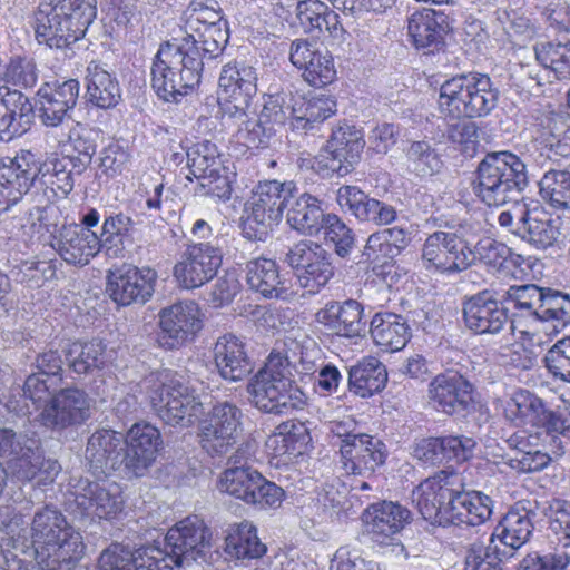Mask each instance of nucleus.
Listing matches in <instances>:
<instances>
[{
	"mask_svg": "<svg viewBox=\"0 0 570 570\" xmlns=\"http://www.w3.org/2000/svg\"><path fill=\"white\" fill-rule=\"evenodd\" d=\"M149 382L150 404L165 424L189 428L200 419L203 403L176 373L164 370L151 375Z\"/></svg>",
	"mask_w": 570,
	"mask_h": 570,
	"instance_id": "0eeeda50",
	"label": "nucleus"
},
{
	"mask_svg": "<svg viewBox=\"0 0 570 570\" xmlns=\"http://www.w3.org/2000/svg\"><path fill=\"white\" fill-rule=\"evenodd\" d=\"M469 119L488 116L498 105L499 89L487 73L470 72Z\"/></svg>",
	"mask_w": 570,
	"mask_h": 570,
	"instance_id": "a18cd8bd",
	"label": "nucleus"
},
{
	"mask_svg": "<svg viewBox=\"0 0 570 570\" xmlns=\"http://www.w3.org/2000/svg\"><path fill=\"white\" fill-rule=\"evenodd\" d=\"M243 413L229 402L216 403L208 415L198 420V438L202 449L210 456L226 455L237 443Z\"/></svg>",
	"mask_w": 570,
	"mask_h": 570,
	"instance_id": "f8f14e48",
	"label": "nucleus"
},
{
	"mask_svg": "<svg viewBox=\"0 0 570 570\" xmlns=\"http://www.w3.org/2000/svg\"><path fill=\"white\" fill-rule=\"evenodd\" d=\"M336 202L344 213L361 223L386 226L397 219V209L393 205L371 197L357 186H341Z\"/></svg>",
	"mask_w": 570,
	"mask_h": 570,
	"instance_id": "6ab92c4d",
	"label": "nucleus"
},
{
	"mask_svg": "<svg viewBox=\"0 0 570 570\" xmlns=\"http://www.w3.org/2000/svg\"><path fill=\"white\" fill-rule=\"evenodd\" d=\"M544 364L553 377L570 383V335L558 341L548 351Z\"/></svg>",
	"mask_w": 570,
	"mask_h": 570,
	"instance_id": "774afa93",
	"label": "nucleus"
},
{
	"mask_svg": "<svg viewBox=\"0 0 570 570\" xmlns=\"http://www.w3.org/2000/svg\"><path fill=\"white\" fill-rule=\"evenodd\" d=\"M212 532L197 515H189L170 528L164 539V548L157 547L164 554L159 560V570H174L175 567L191 562L214 563L219 552L213 550Z\"/></svg>",
	"mask_w": 570,
	"mask_h": 570,
	"instance_id": "423d86ee",
	"label": "nucleus"
},
{
	"mask_svg": "<svg viewBox=\"0 0 570 570\" xmlns=\"http://www.w3.org/2000/svg\"><path fill=\"white\" fill-rule=\"evenodd\" d=\"M229 39L227 24H216L207 28H202L197 32H186V36L178 39V43L194 42L198 50L199 58L209 61L218 58Z\"/></svg>",
	"mask_w": 570,
	"mask_h": 570,
	"instance_id": "49530a36",
	"label": "nucleus"
},
{
	"mask_svg": "<svg viewBox=\"0 0 570 570\" xmlns=\"http://www.w3.org/2000/svg\"><path fill=\"white\" fill-rule=\"evenodd\" d=\"M296 16L301 27L307 33L326 31L334 35L341 26L338 14L321 0L299 1Z\"/></svg>",
	"mask_w": 570,
	"mask_h": 570,
	"instance_id": "37998d69",
	"label": "nucleus"
},
{
	"mask_svg": "<svg viewBox=\"0 0 570 570\" xmlns=\"http://www.w3.org/2000/svg\"><path fill=\"white\" fill-rule=\"evenodd\" d=\"M163 557L157 546L131 551L121 544H111L100 554L99 568L100 570H159V560Z\"/></svg>",
	"mask_w": 570,
	"mask_h": 570,
	"instance_id": "2f4dec72",
	"label": "nucleus"
},
{
	"mask_svg": "<svg viewBox=\"0 0 570 570\" xmlns=\"http://www.w3.org/2000/svg\"><path fill=\"white\" fill-rule=\"evenodd\" d=\"M75 502L87 517L111 519L124 507L120 487L116 482H87L76 493Z\"/></svg>",
	"mask_w": 570,
	"mask_h": 570,
	"instance_id": "bb28decb",
	"label": "nucleus"
},
{
	"mask_svg": "<svg viewBox=\"0 0 570 570\" xmlns=\"http://www.w3.org/2000/svg\"><path fill=\"white\" fill-rule=\"evenodd\" d=\"M246 281L250 289L267 298H278L286 294L275 261L259 257L246 264Z\"/></svg>",
	"mask_w": 570,
	"mask_h": 570,
	"instance_id": "ea45409f",
	"label": "nucleus"
},
{
	"mask_svg": "<svg viewBox=\"0 0 570 570\" xmlns=\"http://www.w3.org/2000/svg\"><path fill=\"white\" fill-rule=\"evenodd\" d=\"M289 59L303 70L304 79L314 87L332 83L336 77L332 55L326 49H320L316 43L304 39L293 41Z\"/></svg>",
	"mask_w": 570,
	"mask_h": 570,
	"instance_id": "412c9836",
	"label": "nucleus"
},
{
	"mask_svg": "<svg viewBox=\"0 0 570 570\" xmlns=\"http://www.w3.org/2000/svg\"><path fill=\"white\" fill-rule=\"evenodd\" d=\"M296 97L289 90H278L264 96L263 108L259 112L262 121L271 126H282L287 119L294 121Z\"/></svg>",
	"mask_w": 570,
	"mask_h": 570,
	"instance_id": "5fc2aeb1",
	"label": "nucleus"
},
{
	"mask_svg": "<svg viewBox=\"0 0 570 570\" xmlns=\"http://www.w3.org/2000/svg\"><path fill=\"white\" fill-rule=\"evenodd\" d=\"M85 83L88 101L98 108H114L121 99L119 82L106 63L91 60L86 68Z\"/></svg>",
	"mask_w": 570,
	"mask_h": 570,
	"instance_id": "f704fd0d",
	"label": "nucleus"
},
{
	"mask_svg": "<svg viewBox=\"0 0 570 570\" xmlns=\"http://www.w3.org/2000/svg\"><path fill=\"white\" fill-rule=\"evenodd\" d=\"M205 61L199 58L194 42L178 43V39L160 46L151 65V87L166 102L179 104L200 83Z\"/></svg>",
	"mask_w": 570,
	"mask_h": 570,
	"instance_id": "7ed1b4c3",
	"label": "nucleus"
},
{
	"mask_svg": "<svg viewBox=\"0 0 570 570\" xmlns=\"http://www.w3.org/2000/svg\"><path fill=\"white\" fill-rule=\"evenodd\" d=\"M470 72L446 79L439 90V109L453 119L469 118Z\"/></svg>",
	"mask_w": 570,
	"mask_h": 570,
	"instance_id": "a19ab883",
	"label": "nucleus"
},
{
	"mask_svg": "<svg viewBox=\"0 0 570 570\" xmlns=\"http://www.w3.org/2000/svg\"><path fill=\"white\" fill-rule=\"evenodd\" d=\"M276 130L267 121L247 119L237 130V140L248 149L267 148L275 137Z\"/></svg>",
	"mask_w": 570,
	"mask_h": 570,
	"instance_id": "69168bd1",
	"label": "nucleus"
},
{
	"mask_svg": "<svg viewBox=\"0 0 570 570\" xmlns=\"http://www.w3.org/2000/svg\"><path fill=\"white\" fill-rule=\"evenodd\" d=\"M186 155L190 173L197 179L224 171L225 167L222 164L217 146L209 140L193 145Z\"/></svg>",
	"mask_w": 570,
	"mask_h": 570,
	"instance_id": "3c124183",
	"label": "nucleus"
},
{
	"mask_svg": "<svg viewBox=\"0 0 570 570\" xmlns=\"http://www.w3.org/2000/svg\"><path fill=\"white\" fill-rule=\"evenodd\" d=\"M35 107L18 89L0 86V141L24 134L33 119Z\"/></svg>",
	"mask_w": 570,
	"mask_h": 570,
	"instance_id": "393cba45",
	"label": "nucleus"
},
{
	"mask_svg": "<svg viewBox=\"0 0 570 570\" xmlns=\"http://www.w3.org/2000/svg\"><path fill=\"white\" fill-rule=\"evenodd\" d=\"M446 31L445 14L432 9L416 11L407 21V33L413 46L424 53L439 51L444 46Z\"/></svg>",
	"mask_w": 570,
	"mask_h": 570,
	"instance_id": "c85d7f7f",
	"label": "nucleus"
},
{
	"mask_svg": "<svg viewBox=\"0 0 570 570\" xmlns=\"http://www.w3.org/2000/svg\"><path fill=\"white\" fill-rule=\"evenodd\" d=\"M364 147L362 130L347 122L338 124L315 158L313 169L322 177H343L361 161Z\"/></svg>",
	"mask_w": 570,
	"mask_h": 570,
	"instance_id": "9d476101",
	"label": "nucleus"
},
{
	"mask_svg": "<svg viewBox=\"0 0 570 570\" xmlns=\"http://www.w3.org/2000/svg\"><path fill=\"white\" fill-rule=\"evenodd\" d=\"M542 294L543 288L534 284L511 286L507 292V297L503 303L504 314L509 315V318L517 316L537 317L540 311L539 304L541 303Z\"/></svg>",
	"mask_w": 570,
	"mask_h": 570,
	"instance_id": "de8ad7c7",
	"label": "nucleus"
},
{
	"mask_svg": "<svg viewBox=\"0 0 570 570\" xmlns=\"http://www.w3.org/2000/svg\"><path fill=\"white\" fill-rule=\"evenodd\" d=\"M370 332L376 345L387 352L402 350L409 338L407 323H370Z\"/></svg>",
	"mask_w": 570,
	"mask_h": 570,
	"instance_id": "e2e57ef3",
	"label": "nucleus"
},
{
	"mask_svg": "<svg viewBox=\"0 0 570 570\" xmlns=\"http://www.w3.org/2000/svg\"><path fill=\"white\" fill-rule=\"evenodd\" d=\"M537 61L559 80L570 79V40L539 42L534 46Z\"/></svg>",
	"mask_w": 570,
	"mask_h": 570,
	"instance_id": "8fccbe9b",
	"label": "nucleus"
},
{
	"mask_svg": "<svg viewBox=\"0 0 570 570\" xmlns=\"http://www.w3.org/2000/svg\"><path fill=\"white\" fill-rule=\"evenodd\" d=\"M96 16L97 0H40L36 39L50 49H66L85 36Z\"/></svg>",
	"mask_w": 570,
	"mask_h": 570,
	"instance_id": "20e7f679",
	"label": "nucleus"
},
{
	"mask_svg": "<svg viewBox=\"0 0 570 570\" xmlns=\"http://www.w3.org/2000/svg\"><path fill=\"white\" fill-rule=\"evenodd\" d=\"M105 346L101 342L73 343L68 351L69 367L77 374H86L105 364Z\"/></svg>",
	"mask_w": 570,
	"mask_h": 570,
	"instance_id": "13d9d810",
	"label": "nucleus"
},
{
	"mask_svg": "<svg viewBox=\"0 0 570 570\" xmlns=\"http://www.w3.org/2000/svg\"><path fill=\"white\" fill-rule=\"evenodd\" d=\"M405 157L409 168L417 176L428 177L440 173L443 163L431 146L425 140L412 141L405 150Z\"/></svg>",
	"mask_w": 570,
	"mask_h": 570,
	"instance_id": "4d7b16f0",
	"label": "nucleus"
},
{
	"mask_svg": "<svg viewBox=\"0 0 570 570\" xmlns=\"http://www.w3.org/2000/svg\"><path fill=\"white\" fill-rule=\"evenodd\" d=\"M86 459L96 474L126 469L125 438L114 430H98L88 439Z\"/></svg>",
	"mask_w": 570,
	"mask_h": 570,
	"instance_id": "5701e85b",
	"label": "nucleus"
},
{
	"mask_svg": "<svg viewBox=\"0 0 570 570\" xmlns=\"http://www.w3.org/2000/svg\"><path fill=\"white\" fill-rule=\"evenodd\" d=\"M223 261L220 239L187 245L174 266V277L184 288H197L217 274Z\"/></svg>",
	"mask_w": 570,
	"mask_h": 570,
	"instance_id": "ddd939ff",
	"label": "nucleus"
},
{
	"mask_svg": "<svg viewBox=\"0 0 570 570\" xmlns=\"http://www.w3.org/2000/svg\"><path fill=\"white\" fill-rule=\"evenodd\" d=\"M257 80L256 68L244 61H230L222 68L217 99L233 96L254 97L257 92Z\"/></svg>",
	"mask_w": 570,
	"mask_h": 570,
	"instance_id": "e433bc0d",
	"label": "nucleus"
},
{
	"mask_svg": "<svg viewBox=\"0 0 570 570\" xmlns=\"http://www.w3.org/2000/svg\"><path fill=\"white\" fill-rule=\"evenodd\" d=\"M340 425L335 433L341 438V462L348 474L372 475L386 460V446L377 438L368 434L342 433Z\"/></svg>",
	"mask_w": 570,
	"mask_h": 570,
	"instance_id": "dca6fc26",
	"label": "nucleus"
},
{
	"mask_svg": "<svg viewBox=\"0 0 570 570\" xmlns=\"http://www.w3.org/2000/svg\"><path fill=\"white\" fill-rule=\"evenodd\" d=\"M21 168L23 169L30 187L39 184L50 189L55 197L66 198L73 189L75 178L72 169L67 168L70 160L60 158L57 154H51L45 160H40L38 155L31 150L21 149L17 153Z\"/></svg>",
	"mask_w": 570,
	"mask_h": 570,
	"instance_id": "2eb2a0df",
	"label": "nucleus"
},
{
	"mask_svg": "<svg viewBox=\"0 0 570 570\" xmlns=\"http://www.w3.org/2000/svg\"><path fill=\"white\" fill-rule=\"evenodd\" d=\"M462 485V478L453 471H440L422 481L412 491V503L422 518L432 524L449 525L450 499L455 487Z\"/></svg>",
	"mask_w": 570,
	"mask_h": 570,
	"instance_id": "4468645a",
	"label": "nucleus"
},
{
	"mask_svg": "<svg viewBox=\"0 0 570 570\" xmlns=\"http://www.w3.org/2000/svg\"><path fill=\"white\" fill-rule=\"evenodd\" d=\"M542 513L559 544L570 549V502L553 498L543 503Z\"/></svg>",
	"mask_w": 570,
	"mask_h": 570,
	"instance_id": "052dcab7",
	"label": "nucleus"
},
{
	"mask_svg": "<svg viewBox=\"0 0 570 570\" xmlns=\"http://www.w3.org/2000/svg\"><path fill=\"white\" fill-rule=\"evenodd\" d=\"M183 22L185 32H197L202 28L227 24L215 0L191 1L183 13Z\"/></svg>",
	"mask_w": 570,
	"mask_h": 570,
	"instance_id": "603ef678",
	"label": "nucleus"
},
{
	"mask_svg": "<svg viewBox=\"0 0 570 570\" xmlns=\"http://www.w3.org/2000/svg\"><path fill=\"white\" fill-rule=\"evenodd\" d=\"M475 259L468 240L455 232L430 234L421 249L423 267L431 273L455 274L465 271Z\"/></svg>",
	"mask_w": 570,
	"mask_h": 570,
	"instance_id": "9b49d317",
	"label": "nucleus"
},
{
	"mask_svg": "<svg viewBox=\"0 0 570 570\" xmlns=\"http://www.w3.org/2000/svg\"><path fill=\"white\" fill-rule=\"evenodd\" d=\"M255 405L273 414H282L301 407L304 393L294 384L287 357L279 350L271 352L265 366L259 370L249 385Z\"/></svg>",
	"mask_w": 570,
	"mask_h": 570,
	"instance_id": "39448f33",
	"label": "nucleus"
},
{
	"mask_svg": "<svg viewBox=\"0 0 570 570\" xmlns=\"http://www.w3.org/2000/svg\"><path fill=\"white\" fill-rule=\"evenodd\" d=\"M529 184L527 166L508 150L487 153L471 181L474 196L489 207L513 203L500 213L498 223L538 249L551 247L560 236L559 222L540 208L529 209L519 199Z\"/></svg>",
	"mask_w": 570,
	"mask_h": 570,
	"instance_id": "f257e3e1",
	"label": "nucleus"
},
{
	"mask_svg": "<svg viewBox=\"0 0 570 570\" xmlns=\"http://www.w3.org/2000/svg\"><path fill=\"white\" fill-rule=\"evenodd\" d=\"M553 415L543 401L528 390L514 392L504 406V416L515 425L544 426L551 431Z\"/></svg>",
	"mask_w": 570,
	"mask_h": 570,
	"instance_id": "473e14b6",
	"label": "nucleus"
},
{
	"mask_svg": "<svg viewBox=\"0 0 570 570\" xmlns=\"http://www.w3.org/2000/svg\"><path fill=\"white\" fill-rule=\"evenodd\" d=\"M214 361L219 375L232 382L242 381L254 368L244 343L232 334L217 340L214 347Z\"/></svg>",
	"mask_w": 570,
	"mask_h": 570,
	"instance_id": "7c9ffc66",
	"label": "nucleus"
},
{
	"mask_svg": "<svg viewBox=\"0 0 570 570\" xmlns=\"http://www.w3.org/2000/svg\"><path fill=\"white\" fill-rule=\"evenodd\" d=\"M363 317H371V321H384L382 312H376L373 315L366 314L364 306L352 298L342 303L328 302L316 313V321H362Z\"/></svg>",
	"mask_w": 570,
	"mask_h": 570,
	"instance_id": "680f3d73",
	"label": "nucleus"
},
{
	"mask_svg": "<svg viewBox=\"0 0 570 570\" xmlns=\"http://www.w3.org/2000/svg\"><path fill=\"white\" fill-rule=\"evenodd\" d=\"M478 253L487 265L504 275L512 274L513 268L520 267L524 262L521 255L513 253L505 244L493 239L480 242Z\"/></svg>",
	"mask_w": 570,
	"mask_h": 570,
	"instance_id": "864d4df0",
	"label": "nucleus"
},
{
	"mask_svg": "<svg viewBox=\"0 0 570 570\" xmlns=\"http://www.w3.org/2000/svg\"><path fill=\"white\" fill-rule=\"evenodd\" d=\"M286 210V222L291 228L309 236L316 235L322 229L327 215L317 197L298 191L291 199Z\"/></svg>",
	"mask_w": 570,
	"mask_h": 570,
	"instance_id": "c9c22d12",
	"label": "nucleus"
},
{
	"mask_svg": "<svg viewBox=\"0 0 570 570\" xmlns=\"http://www.w3.org/2000/svg\"><path fill=\"white\" fill-rule=\"evenodd\" d=\"M464 321H508L509 315L499 308V302L488 291L478 293L465 299L462 307Z\"/></svg>",
	"mask_w": 570,
	"mask_h": 570,
	"instance_id": "bf43d9fd",
	"label": "nucleus"
},
{
	"mask_svg": "<svg viewBox=\"0 0 570 570\" xmlns=\"http://www.w3.org/2000/svg\"><path fill=\"white\" fill-rule=\"evenodd\" d=\"M225 544L226 552L237 559H256L266 552V546L259 541L256 528L247 521L229 530Z\"/></svg>",
	"mask_w": 570,
	"mask_h": 570,
	"instance_id": "c03bdc74",
	"label": "nucleus"
},
{
	"mask_svg": "<svg viewBox=\"0 0 570 570\" xmlns=\"http://www.w3.org/2000/svg\"><path fill=\"white\" fill-rule=\"evenodd\" d=\"M429 394L434 406L449 415L463 413L472 403V385L456 373L435 376Z\"/></svg>",
	"mask_w": 570,
	"mask_h": 570,
	"instance_id": "cd10ccee",
	"label": "nucleus"
},
{
	"mask_svg": "<svg viewBox=\"0 0 570 570\" xmlns=\"http://www.w3.org/2000/svg\"><path fill=\"white\" fill-rule=\"evenodd\" d=\"M541 198L556 209L570 210V169H550L539 181Z\"/></svg>",
	"mask_w": 570,
	"mask_h": 570,
	"instance_id": "09e8293b",
	"label": "nucleus"
},
{
	"mask_svg": "<svg viewBox=\"0 0 570 570\" xmlns=\"http://www.w3.org/2000/svg\"><path fill=\"white\" fill-rule=\"evenodd\" d=\"M12 470L14 475L22 481H31L38 476L42 462V450L40 440L30 436L21 443V451L12 456Z\"/></svg>",
	"mask_w": 570,
	"mask_h": 570,
	"instance_id": "6e6d98bb",
	"label": "nucleus"
},
{
	"mask_svg": "<svg viewBox=\"0 0 570 570\" xmlns=\"http://www.w3.org/2000/svg\"><path fill=\"white\" fill-rule=\"evenodd\" d=\"M325 239L334 245L335 253L346 257L354 245L352 229L335 214H327L322 224Z\"/></svg>",
	"mask_w": 570,
	"mask_h": 570,
	"instance_id": "338daca9",
	"label": "nucleus"
},
{
	"mask_svg": "<svg viewBox=\"0 0 570 570\" xmlns=\"http://www.w3.org/2000/svg\"><path fill=\"white\" fill-rule=\"evenodd\" d=\"M0 549L7 561L22 554L33 558L41 570H73L83 557L85 543L52 505L35 513L31 540L26 515L12 505H0Z\"/></svg>",
	"mask_w": 570,
	"mask_h": 570,
	"instance_id": "f03ea898",
	"label": "nucleus"
},
{
	"mask_svg": "<svg viewBox=\"0 0 570 570\" xmlns=\"http://www.w3.org/2000/svg\"><path fill=\"white\" fill-rule=\"evenodd\" d=\"M161 443L157 428L149 423L134 424L125 439L126 471L135 476L142 475L156 460Z\"/></svg>",
	"mask_w": 570,
	"mask_h": 570,
	"instance_id": "b1692460",
	"label": "nucleus"
},
{
	"mask_svg": "<svg viewBox=\"0 0 570 570\" xmlns=\"http://www.w3.org/2000/svg\"><path fill=\"white\" fill-rule=\"evenodd\" d=\"M156 272L150 268L129 267L109 283L111 298L120 305L144 304L154 292Z\"/></svg>",
	"mask_w": 570,
	"mask_h": 570,
	"instance_id": "72a5a7b5",
	"label": "nucleus"
},
{
	"mask_svg": "<svg viewBox=\"0 0 570 570\" xmlns=\"http://www.w3.org/2000/svg\"><path fill=\"white\" fill-rule=\"evenodd\" d=\"M80 85L77 79L47 81L40 86L36 95V108L41 124L57 128L75 109L79 98Z\"/></svg>",
	"mask_w": 570,
	"mask_h": 570,
	"instance_id": "a211bd4d",
	"label": "nucleus"
},
{
	"mask_svg": "<svg viewBox=\"0 0 570 570\" xmlns=\"http://www.w3.org/2000/svg\"><path fill=\"white\" fill-rule=\"evenodd\" d=\"M387 382L385 365L373 356L363 357L348 370L350 391L361 397L381 392Z\"/></svg>",
	"mask_w": 570,
	"mask_h": 570,
	"instance_id": "4c0bfd02",
	"label": "nucleus"
},
{
	"mask_svg": "<svg viewBox=\"0 0 570 570\" xmlns=\"http://www.w3.org/2000/svg\"><path fill=\"white\" fill-rule=\"evenodd\" d=\"M410 518L411 512L393 501L372 503L362 514L366 532L373 542L381 546L391 543Z\"/></svg>",
	"mask_w": 570,
	"mask_h": 570,
	"instance_id": "aec40b11",
	"label": "nucleus"
},
{
	"mask_svg": "<svg viewBox=\"0 0 570 570\" xmlns=\"http://www.w3.org/2000/svg\"><path fill=\"white\" fill-rule=\"evenodd\" d=\"M52 247L68 264L87 265L101 248V238L77 224L63 225L55 236Z\"/></svg>",
	"mask_w": 570,
	"mask_h": 570,
	"instance_id": "a878e982",
	"label": "nucleus"
},
{
	"mask_svg": "<svg viewBox=\"0 0 570 570\" xmlns=\"http://www.w3.org/2000/svg\"><path fill=\"white\" fill-rule=\"evenodd\" d=\"M297 191L292 180L259 181L253 191L250 212L243 224V236L248 240L266 242Z\"/></svg>",
	"mask_w": 570,
	"mask_h": 570,
	"instance_id": "6e6552de",
	"label": "nucleus"
},
{
	"mask_svg": "<svg viewBox=\"0 0 570 570\" xmlns=\"http://www.w3.org/2000/svg\"><path fill=\"white\" fill-rule=\"evenodd\" d=\"M92 400L78 387H66L52 395L40 413L43 426L62 431L82 425L91 415Z\"/></svg>",
	"mask_w": 570,
	"mask_h": 570,
	"instance_id": "f3484780",
	"label": "nucleus"
},
{
	"mask_svg": "<svg viewBox=\"0 0 570 570\" xmlns=\"http://www.w3.org/2000/svg\"><path fill=\"white\" fill-rule=\"evenodd\" d=\"M244 453L245 450L239 448L230 456L229 462L234 466L222 473L218 482L219 491L259 509L281 507L285 497L284 490L268 481L257 470L243 464Z\"/></svg>",
	"mask_w": 570,
	"mask_h": 570,
	"instance_id": "1a4fd4ad",
	"label": "nucleus"
},
{
	"mask_svg": "<svg viewBox=\"0 0 570 570\" xmlns=\"http://www.w3.org/2000/svg\"><path fill=\"white\" fill-rule=\"evenodd\" d=\"M30 189L28 176L21 168L18 155L0 166V215L22 199Z\"/></svg>",
	"mask_w": 570,
	"mask_h": 570,
	"instance_id": "79ce46f5",
	"label": "nucleus"
},
{
	"mask_svg": "<svg viewBox=\"0 0 570 570\" xmlns=\"http://www.w3.org/2000/svg\"><path fill=\"white\" fill-rule=\"evenodd\" d=\"M294 121L292 129L297 132L308 134L318 129V126L336 112V101L330 97L315 96L306 99L296 97Z\"/></svg>",
	"mask_w": 570,
	"mask_h": 570,
	"instance_id": "58836bf2",
	"label": "nucleus"
},
{
	"mask_svg": "<svg viewBox=\"0 0 570 570\" xmlns=\"http://www.w3.org/2000/svg\"><path fill=\"white\" fill-rule=\"evenodd\" d=\"M504 559H508L507 553L500 551V547L474 542L465 557L466 570H502Z\"/></svg>",
	"mask_w": 570,
	"mask_h": 570,
	"instance_id": "0e129e2a",
	"label": "nucleus"
},
{
	"mask_svg": "<svg viewBox=\"0 0 570 570\" xmlns=\"http://www.w3.org/2000/svg\"><path fill=\"white\" fill-rule=\"evenodd\" d=\"M533 517L534 512L530 508L522 503L515 504L495 527L488 546L500 547V551H504L509 559L530 540L534 530Z\"/></svg>",
	"mask_w": 570,
	"mask_h": 570,
	"instance_id": "4be33fe9",
	"label": "nucleus"
},
{
	"mask_svg": "<svg viewBox=\"0 0 570 570\" xmlns=\"http://www.w3.org/2000/svg\"><path fill=\"white\" fill-rule=\"evenodd\" d=\"M462 487H455L450 499L449 525H480L490 519L492 514V500L480 491H463Z\"/></svg>",
	"mask_w": 570,
	"mask_h": 570,
	"instance_id": "c756f323",
	"label": "nucleus"
}]
</instances>
